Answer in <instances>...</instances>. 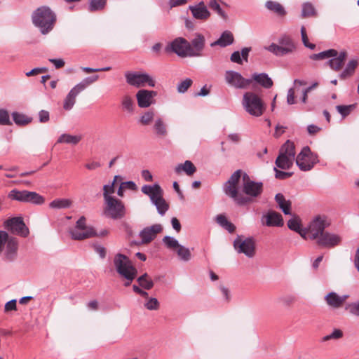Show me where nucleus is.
<instances>
[{"instance_id": "nucleus-1", "label": "nucleus", "mask_w": 359, "mask_h": 359, "mask_svg": "<svg viewBox=\"0 0 359 359\" xmlns=\"http://www.w3.org/2000/svg\"><path fill=\"white\" fill-rule=\"evenodd\" d=\"M330 224L327 217L316 216L309 226V238L316 240L317 244L323 248H330L339 245L341 242L339 236L325 231Z\"/></svg>"}, {"instance_id": "nucleus-2", "label": "nucleus", "mask_w": 359, "mask_h": 359, "mask_svg": "<svg viewBox=\"0 0 359 359\" xmlns=\"http://www.w3.org/2000/svg\"><path fill=\"white\" fill-rule=\"evenodd\" d=\"M55 13L46 6L36 9L32 15L34 25L40 29L42 34H47L54 27L56 22Z\"/></svg>"}, {"instance_id": "nucleus-3", "label": "nucleus", "mask_w": 359, "mask_h": 359, "mask_svg": "<svg viewBox=\"0 0 359 359\" xmlns=\"http://www.w3.org/2000/svg\"><path fill=\"white\" fill-rule=\"evenodd\" d=\"M264 48L276 57H283L294 53L297 43L290 36L284 34L278 38V43H272Z\"/></svg>"}, {"instance_id": "nucleus-4", "label": "nucleus", "mask_w": 359, "mask_h": 359, "mask_svg": "<svg viewBox=\"0 0 359 359\" xmlns=\"http://www.w3.org/2000/svg\"><path fill=\"white\" fill-rule=\"evenodd\" d=\"M242 104L249 114L256 117L262 116L265 110L262 100L256 93L251 91L243 94Z\"/></svg>"}, {"instance_id": "nucleus-5", "label": "nucleus", "mask_w": 359, "mask_h": 359, "mask_svg": "<svg viewBox=\"0 0 359 359\" xmlns=\"http://www.w3.org/2000/svg\"><path fill=\"white\" fill-rule=\"evenodd\" d=\"M294 157V144L292 142L287 140L280 149L279 155L275 161V164L277 168L282 170H288L292 166Z\"/></svg>"}, {"instance_id": "nucleus-6", "label": "nucleus", "mask_w": 359, "mask_h": 359, "mask_svg": "<svg viewBox=\"0 0 359 359\" xmlns=\"http://www.w3.org/2000/svg\"><path fill=\"white\" fill-rule=\"evenodd\" d=\"M18 248V239L4 231H0V254L4 252L8 261H13L17 256Z\"/></svg>"}, {"instance_id": "nucleus-7", "label": "nucleus", "mask_w": 359, "mask_h": 359, "mask_svg": "<svg viewBox=\"0 0 359 359\" xmlns=\"http://www.w3.org/2000/svg\"><path fill=\"white\" fill-rule=\"evenodd\" d=\"M114 264L117 273L127 280H133L136 277L137 271L126 256L117 254L114 257Z\"/></svg>"}, {"instance_id": "nucleus-8", "label": "nucleus", "mask_w": 359, "mask_h": 359, "mask_svg": "<svg viewBox=\"0 0 359 359\" xmlns=\"http://www.w3.org/2000/svg\"><path fill=\"white\" fill-rule=\"evenodd\" d=\"M233 247L239 254H244L248 258H252L256 254V243L253 237L244 238L243 236H237L233 241Z\"/></svg>"}, {"instance_id": "nucleus-9", "label": "nucleus", "mask_w": 359, "mask_h": 359, "mask_svg": "<svg viewBox=\"0 0 359 359\" xmlns=\"http://www.w3.org/2000/svg\"><path fill=\"white\" fill-rule=\"evenodd\" d=\"M71 237L74 240L82 241L96 235V231L86 224L85 217H81L76 222V226L69 230Z\"/></svg>"}, {"instance_id": "nucleus-10", "label": "nucleus", "mask_w": 359, "mask_h": 359, "mask_svg": "<svg viewBox=\"0 0 359 359\" xmlns=\"http://www.w3.org/2000/svg\"><path fill=\"white\" fill-rule=\"evenodd\" d=\"M167 53H175L180 57H192L196 55L191 49L190 43L184 38L178 37L165 48Z\"/></svg>"}, {"instance_id": "nucleus-11", "label": "nucleus", "mask_w": 359, "mask_h": 359, "mask_svg": "<svg viewBox=\"0 0 359 359\" xmlns=\"http://www.w3.org/2000/svg\"><path fill=\"white\" fill-rule=\"evenodd\" d=\"M318 162L317 154L311 152L308 146L303 147L296 158V164L302 171L311 170Z\"/></svg>"}, {"instance_id": "nucleus-12", "label": "nucleus", "mask_w": 359, "mask_h": 359, "mask_svg": "<svg viewBox=\"0 0 359 359\" xmlns=\"http://www.w3.org/2000/svg\"><path fill=\"white\" fill-rule=\"evenodd\" d=\"M242 191L246 195L245 197H249L252 201V198H257L262 194L264 185L262 182L251 180L245 172L242 175Z\"/></svg>"}, {"instance_id": "nucleus-13", "label": "nucleus", "mask_w": 359, "mask_h": 359, "mask_svg": "<svg viewBox=\"0 0 359 359\" xmlns=\"http://www.w3.org/2000/svg\"><path fill=\"white\" fill-rule=\"evenodd\" d=\"M104 215L114 219H121L124 217L125 207L121 201L116 198H109L105 201Z\"/></svg>"}, {"instance_id": "nucleus-14", "label": "nucleus", "mask_w": 359, "mask_h": 359, "mask_svg": "<svg viewBox=\"0 0 359 359\" xmlns=\"http://www.w3.org/2000/svg\"><path fill=\"white\" fill-rule=\"evenodd\" d=\"M8 197L12 200L34 204H42L44 202L43 196L36 192L27 190L19 191L13 189L10 191Z\"/></svg>"}, {"instance_id": "nucleus-15", "label": "nucleus", "mask_w": 359, "mask_h": 359, "mask_svg": "<svg viewBox=\"0 0 359 359\" xmlns=\"http://www.w3.org/2000/svg\"><path fill=\"white\" fill-rule=\"evenodd\" d=\"M93 83L91 77H88L72 88L64 100L63 108L65 110H70L76 102V96Z\"/></svg>"}, {"instance_id": "nucleus-16", "label": "nucleus", "mask_w": 359, "mask_h": 359, "mask_svg": "<svg viewBox=\"0 0 359 359\" xmlns=\"http://www.w3.org/2000/svg\"><path fill=\"white\" fill-rule=\"evenodd\" d=\"M126 82L136 88L144 87L146 85L154 86L155 82L151 77L144 73L127 72L125 73Z\"/></svg>"}, {"instance_id": "nucleus-17", "label": "nucleus", "mask_w": 359, "mask_h": 359, "mask_svg": "<svg viewBox=\"0 0 359 359\" xmlns=\"http://www.w3.org/2000/svg\"><path fill=\"white\" fill-rule=\"evenodd\" d=\"M5 228L13 234L27 237L29 231L22 217H13L4 222Z\"/></svg>"}, {"instance_id": "nucleus-18", "label": "nucleus", "mask_w": 359, "mask_h": 359, "mask_svg": "<svg viewBox=\"0 0 359 359\" xmlns=\"http://www.w3.org/2000/svg\"><path fill=\"white\" fill-rule=\"evenodd\" d=\"M224 79L229 86L237 89L246 88L252 83L251 79H245L240 73L232 70L225 72Z\"/></svg>"}, {"instance_id": "nucleus-19", "label": "nucleus", "mask_w": 359, "mask_h": 359, "mask_svg": "<svg viewBox=\"0 0 359 359\" xmlns=\"http://www.w3.org/2000/svg\"><path fill=\"white\" fill-rule=\"evenodd\" d=\"M237 186L236 184H227V182H226L224 184V191L228 196L233 198L238 205H245L251 203L249 197H245L238 193Z\"/></svg>"}, {"instance_id": "nucleus-20", "label": "nucleus", "mask_w": 359, "mask_h": 359, "mask_svg": "<svg viewBox=\"0 0 359 359\" xmlns=\"http://www.w3.org/2000/svg\"><path fill=\"white\" fill-rule=\"evenodd\" d=\"M189 10L191 12L193 17L196 20L205 21L210 16V12L203 1L196 5L189 6Z\"/></svg>"}, {"instance_id": "nucleus-21", "label": "nucleus", "mask_w": 359, "mask_h": 359, "mask_svg": "<svg viewBox=\"0 0 359 359\" xmlns=\"http://www.w3.org/2000/svg\"><path fill=\"white\" fill-rule=\"evenodd\" d=\"M348 297V294L339 296L334 292H330L325 297V301L330 308L339 309L344 305Z\"/></svg>"}, {"instance_id": "nucleus-22", "label": "nucleus", "mask_w": 359, "mask_h": 359, "mask_svg": "<svg viewBox=\"0 0 359 359\" xmlns=\"http://www.w3.org/2000/svg\"><path fill=\"white\" fill-rule=\"evenodd\" d=\"M155 94L154 91L140 90L136 94L138 106L141 108L149 107L153 102Z\"/></svg>"}, {"instance_id": "nucleus-23", "label": "nucleus", "mask_w": 359, "mask_h": 359, "mask_svg": "<svg viewBox=\"0 0 359 359\" xmlns=\"http://www.w3.org/2000/svg\"><path fill=\"white\" fill-rule=\"evenodd\" d=\"M263 219H265L263 224L267 226H282L284 224L282 215L275 211H269Z\"/></svg>"}, {"instance_id": "nucleus-24", "label": "nucleus", "mask_w": 359, "mask_h": 359, "mask_svg": "<svg viewBox=\"0 0 359 359\" xmlns=\"http://www.w3.org/2000/svg\"><path fill=\"white\" fill-rule=\"evenodd\" d=\"M287 226L290 229L297 232L302 238H306L309 237V228L302 229L301 219L297 216H294L288 220Z\"/></svg>"}, {"instance_id": "nucleus-25", "label": "nucleus", "mask_w": 359, "mask_h": 359, "mask_svg": "<svg viewBox=\"0 0 359 359\" xmlns=\"http://www.w3.org/2000/svg\"><path fill=\"white\" fill-rule=\"evenodd\" d=\"M205 37L201 34H196L195 37L191 41V49L196 54L192 57H197L201 55V51L205 46Z\"/></svg>"}, {"instance_id": "nucleus-26", "label": "nucleus", "mask_w": 359, "mask_h": 359, "mask_svg": "<svg viewBox=\"0 0 359 359\" xmlns=\"http://www.w3.org/2000/svg\"><path fill=\"white\" fill-rule=\"evenodd\" d=\"M234 42V36L233 35V34L231 33V32L229 31V30H226L224 32H223L221 34V36H219V38L212 42L210 46L212 47L213 46H219L222 48H224V47H226L228 46H230L231 44H233Z\"/></svg>"}, {"instance_id": "nucleus-27", "label": "nucleus", "mask_w": 359, "mask_h": 359, "mask_svg": "<svg viewBox=\"0 0 359 359\" xmlns=\"http://www.w3.org/2000/svg\"><path fill=\"white\" fill-rule=\"evenodd\" d=\"M306 85V82L303 80L295 79L294 81V86L288 90L287 95V103L288 104H294L296 103V93L300 91V86Z\"/></svg>"}, {"instance_id": "nucleus-28", "label": "nucleus", "mask_w": 359, "mask_h": 359, "mask_svg": "<svg viewBox=\"0 0 359 359\" xmlns=\"http://www.w3.org/2000/svg\"><path fill=\"white\" fill-rule=\"evenodd\" d=\"M184 172L188 176H192L196 172V167L189 160L184 161V163H180L175 168V172L180 175Z\"/></svg>"}, {"instance_id": "nucleus-29", "label": "nucleus", "mask_w": 359, "mask_h": 359, "mask_svg": "<svg viewBox=\"0 0 359 359\" xmlns=\"http://www.w3.org/2000/svg\"><path fill=\"white\" fill-rule=\"evenodd\" d=\"M121 107L123 111L129 115L135 113L136 106L133 97L129 95H124L121 97Z\"/></svg>"}, {"instance_id": "nucleus-30", "label": "nucleus", "mask_w": 359, "mask_h": 359, "mask_svg": "<svg viewBox=\"0 0 359 359\" xmlns=\"http://www.w3.org/2000/svg\"><path fill=\"white\" fill-rule=\"evenodd\" d=\"M157 235V225H153L144 228L140 233V236L142 243H150Z\"/></svg>"}, {"instance_id": "nucleus-31", "label": "nucleus", "mask_w": 359, "mask_h": 359, "mask_svg": "<svg viewBox=\"0 0 359 359\" xmlns=\"http://www.w3.org/2000/svg\"><path fill=\"white\" fill-rule=\"evenodd\" d=\"M251 80H254L264 88H270L273 85L272 79L266 73H255L252 75Z\"/></svg>"}, {"instance_id": "nucleus-32", "label": "nucleus", "mask_w": 359, "mask_h": 359, "mask_svg": "<svg viewBox=\"0 0 359 359\" xmlns=\"http://www.w3.org/2000/svg\"><path fill=\"white\" fill-rule=\"evenodd\" d=\"M346 58V52L341 51L336 57L332 58L327 62L328 65L334 71H339L343 66Z\"/></svg>"}, {"instance_id": "nucleus-33", "label": "nucleus", "mask_w": 359, "mask_h": 359, "mask_svg": "<svg viewBox=\"0 0 359 359\" xmlns=\"http://www.w3.org/2000/svg\"><path fill=\"white\" fill-rule=\"evenodd\" d=\"M275 200L284 214H291V202L285 200V196L282 194H277L275 196Z\"/></svg>"}, {"instance_id": "nucleus-34", "label": "nucleus", "mask_w": 359, "mask_h": 359, "mask_svg": "<svg viewBox=\"0 0 359 359\" xmlns=\"http://www.w3.org/2000/svg\"><path fill=\"white\" fill-rule=\"evenodd\" d=\"M358 65V62L355 59H353L348 62L344 71L340 74L339 78L341 79H346L351 76L355 72V68Z\"/></svg>"}, {"instance_id": "nucleus-35", "label": "nucleus", "mask_w": 359, "mask_h": 359, "mask_svg": "<svg viewBox=\"0 0 359 359\" xmlns=\"http://www.w3.org/2000/svg\"><path fill=\"white\" fill-rule=\"evenodd\" d=\"M265 6L269 11H271L276 13L278 15L284 16L286 15V11L283 6L278 2L273 1H267L265 4Z\"/></svg>"}, {"instance_id": "nucleus-36", "label": "nucleus", "mask_w": 359, "mask_h": 359, "mask_svg": "<svg viewBox=\"0 0 359 359\" xmlns=\"http://www.w3.org/2000/svg\"><path fill=\"white\" fill-rule=\"evenodd\" d=\"M168 135L167 126L163 121L158 119V140H161L160 144L162 145H168L170 141L166 138Z\"/></svg>"}, {"instance_id": "nucleus-37", "label": "nucleus", "mask_w": 359, "mask_h": 359, "mask_svg": "<svg viewBox=\"0 0 359 359\" xmlns=\"http://www.w3.org/2000/svg\"><path fill=\"white\" fill-rule=\"evenodd\" d=\"M338 54L337 50L334 49H329L319 53L312 54L310 55V59L313 60H322L332 57H336Z\"/></svg>"}, {"instance_id": "nucleus-38", "label": "nucleus", "mask_w": 359, "mask_h": 359, "mask_svg": "<svg viewBox=\"0 0 359 359\" xmlns=\"http://www.w3.org/2000/svg\"><path fill=\"white\" fill-rule=\"evenodd\" d=\"M217 222L229 233H232L236 230V226L227 220L226 217L223 215H218L216 217Z\"/></svg>"}, {"instance_id": "nucleus-39", "label": "nucleus", "mask_w": 359, "mask_h": 359, "mask_svg": "<svg viewBox=\"0 0 359 359\" xmlns=\"http://www.w3.org/2000/svg\"><path fill=\"white\" fill-rule=\"evenodd\" d=\"M81 140L80 135H72L69 134H62L57 140V143H66L73 145L77 144Z\"/></svg>"}, {"instance_id": "nucleus-40", "label": "nucleus", "mask_w": 359, "mask_h": 359, "mask_svg": "<svg viewBox=\"0 0 359 359\" xmlns=\"http://www.w3.org/2000/svg\"><path fill=\"white\" fill-rule=\"evenodd\" d=\"M142 191L150 196V198L153 203L157 205V184H155L154 187L145 185L142 187Z\"/></svg>"}, {"instance_id": "nucleus-41", "label": "nucleus", "mask_w": 359, "mask_h": 359, "mask_svg": "<svg viewBox=\"0 0 359 359\" xmlns=\"http://www.w3.org/2000/svg\"><path fill=\"white\" fill-rule=\"evenodd\" d=\"M14 122L18 126H26L32 122V118L28 117L27 116L20 114L18 112H14L12 114Z\"/></svg>"}, {"instance_id": "nucleus-42", "label": "nucleus", "mask_w": 359, "mask_h": 359, "mask_svg": "<svg viewBox=\"0 0 359 359\" xmlns=\"http://www.w3.org/2000/svg\"><path fill=\"white\" fill-rule=\"evenodd\" d=\"M163 190L158 186V214L164 215L169 209V204L162 196Z\"/></svg>"}, {"instance_id": "nucleus-43", "label": "nucleus", "mask_w": 359, "mask_h": 359, "mask_svg": "<svg viewBox=\"0 0 359 359\" xmlns=\"http://www.w3.org/2000/svg\"><path fill=\"white\" fill-rule=\"evenodd\" d=\"M316 15V11L312 4L309 2L303 4L302 10V18L312 17L315 16Z\"/></svg>"}, {"instance_id": "nucleus-44", "label": "nucleus", "mask_w": 359, "mask_h": 359, "mask_svg": "<svg viewBox=\"0 0 359 359\" xmlns=\"http://www.w3.org/2000/svg\"><path fill=\"white\" fill-rule=\"evenodd\" d=\"M72 202L69 199H55L50 203V207L52 208H69Z\"/></svg>"}, {"instance_id": "nucleus-45", "label": "nucleus", "mask_w": 359, "mask_h": 359, "mask_svg": "<svg viewBox=\"0 0 359 359\" xmlns=\"http://www.w3.org/2000/svg\"><path fill=\"white\" fill-rule=\"evenodd\" d=\"M118 179H120L119 176H115L111 184H106L103 187V196L104 201L108 200L109 198H114L113 196H111L110 194H114L115 192L114 184L116 182L117 180Z\"/></svg>"}, {"instance_id": "nucleus-46", "label": "nucleus", "mask_w": 359, "mask_h": 359, "mask_svg": "<svg viewBox=\"0 0 359 359\" xmlns=\"http://www.w3.org/2000/svg\"><path fill=\"white\" fill-rule=\"evenodd\" d=\"M163 241L168 249L173 251H175L180 245L177 239L169 236H165Z\"/></svg>"}, {"instance_id": "nucleus-47", "label": "nucleus", "mask_w": 359, "mask_h": 359, "mask_svg": "<svg viewBox=\"0 0 359 359\" xmlns=\"http://www.w3.org/2000/svg\"><path fill=\"white\" fill-rule=\"evenodd\" d=\"M178 257L183 261L187 262L191 259L190 250L180 245L179 248L175 250Z\"/></svg>"}, {"instance_id": "nucleus-48", "label": "nucleus", "mask_w": 359, "mask_h": 359, "mask_svg": "<svg viewBox=\"0 0 359 359\" xmlns=\"http://www.w3.org/2000/svg\"><path fill=\"white\" fill-rule=\"evenodd\" d=\"M355 108V104L349 105H337L336 109L343 118L348 116L351 112Z\"/></svg>"}, {"instance_id": "nucleus-49", "label": "nucleus", "mask_w": 359, "mask_h": 359, "mask_svg": "<svg viewBox=\"0 0 359 359\" xmlns=\"http://www.w3.org/2000/svg\"><path fill=\"white\" fill-rule=\"evenodd\" d=\"M137 281H138L140 285L146 290L151 289L154 285L152 280H151V278L148 276V275L147 273L140 276L138 278Z\"/></svg>"}, {"instance_id": "nucleus-50", "label": "nucleus", "mask_w": 359, "mask_h": 359, "mask_svg": "<svg viewBox=\"0 0 359 359\" xmlns=\"http://www.w3.org/2000/svg\"><path fill=\"white\" fill-rule=\"evenodd\" d=\"M345 310L351 315L359 317V301L347 304Z\"/></svg>"}, {"instance_id": "nucleus-51", "label": "nucleus", "mask_w": 359, "mask_h": 359, "mask_svg": "<svg viewBox=\"0 0 359 359\" xmlns=\"http://www.w3.org/2000/svg\"><path fill=\"white\" fill-rule=\"evenodd\" d=\"M0 125L11 126L12 122L10 120L9 114L7 110L0 109Z\"/></svg>"}, {"instance_id": "nucleus-52", "label": "nucleus", "mask_w": 359, "mask_h": 359, "mask_svg": "<svg viewBox=\"0 0 359 359\" xmlns=\"http://www.w3.org/2000/svg\"><path fill=\"white\" fill-rule=\"evenodd\" d=\"M192 83L193 81L191 79H186L185 80L178 83L177 87V91L180 93H185L189 89V88L192 85Z\"/></svg>"}, {"instance_id": "nucleus-53", "label": "nucleus", "mask_w": 359, "mask_h": 359, "mask_svg": "<svg viewBox=\"0 0 359 359\" xmlns=\"http://www.w3.org/2000/svg\"><path fill=\"white\" fill-rule=\"evenodd\" d=\"M106 4V0H90V10L91 11L102 9Z\"/></svg>"}, {"instance_id": "nucleus-54", "label": "nucleus", "mask_w": 359, "mask_h": 359, "mask_svg": "<svg viewBox=\"0 0 359 359\" xmlns=\"http://www.w3.org/2000/svg\"><path fill=\"white\" fill-rule=\"evenodd\" d=\"M342 336V331L339 329H335L331 334L323 337L322 339V341H327L330 339H338L341 338Z\"/></svg>"}, {"instance_id": "nucleus-55", "label": "nucleus", "mask_w": 359, "mask_h": 359, "mask_svg": "<svg viewBox=\"0 0 359 359\" xmlns=\"http://www.w3.org/2000/svg\"><path fill=\"white\" fill-rule=\"evenodd\" d=\"M154 113L151 112V111H147L142 116V117L140 118V123L144 126L149 125L154 120Z\"/></svg>"}, {"instance_id": "nucleus-56", "label": "nucleus", "mask_w": 359, "mask_h": 359, "mask_svg": "<svg viewBox=\"0 0 359 359\" xmlns=\"http://www.w3.org/2000/svg\"><path fill=\"white\" fill-rule=\"evenodd\" d=\"M241 170H237L235 171L228 180L227 184H236L238 185V183L241 177Z\"/></svg>"}, {"instance_id": "nucleus-57", "label": "nucleus", "mask_w": 359, "mask_h": 359, "mask_svg": "<svg viewBox=\"0 0 359 359\" xmlns=\"http://www.w3.org/2000/svg\"><path fill=\"white\" fill-rule=\"evenodd\" d=\"M275 177L276 179L285 180L292 176V172H284L278 170L277 167L273 168Z\"/></svg>"}, {"instance_id": "nucleus-58", "label": "nucleus", "mask_w": 359, "mask_h": 359, "mask_svg": "<svg viewBox=\"0 0 359 359\" xmlns=\"http://www.w3.org/2000/svg\"><path fill=\"white\" fill-rule=\"evenodd\" d=\"M144 306L148 310H156L157 309V299L156 298L149 299Z\"/></svg>"}, {"instance_id": "nucleus-59", "label": "nucleus", "mask_w": 359, "mask_h": 359, "mask_svg": "<svg viewBox=\"0 0 359 359\" xmlns=\"http://www.w3.org/2000/svg\"><path fill=\"white\" fill-rule=\"evenodd\" d=\"M48 71V69L46 67H41V68H34L30 72H27L25 74L27 76H32L35 75H38L39 74L45 73Z\"/></svg>"}, {"instance_id": "nucleus-60", "label": "nucleus", "mask_w": 359, "mask_h": 359, "mask_svg": "<svg viewBox=\"0 0 359 359\" xmlns=\"http://www.w3.org/2000/svg\"><path fill=\"white\" fill-rule=\"evenodd\" d=\"M93 248L95 251L100 256L101 258H104L106 257L107 250L105 248L98 244H94Z\"/></svg>"}, {"instance_id": "nucleus-61", "label": "nucleus", "mask_w": 359, "mask_h": 359, "mask_svg": "<svg viewBox=\"0 0 359 359\" xmlns=\"http://www.w3.org/2000/svg\"><path fill=\"white\" fill-rule=\"evenodd\" d=\"M230 60L231 62L241 65L243 62L241 55L239 51H234L231 55Z\"/></svg>"}, {"instance_id": "nucleus-62", "label": "nucleus", "mask_w": 359, "mask_h": 359, "mask_svg": "<svg viewBox=\"0 0 359 359\" xmlns=\"http://www.w3.org/2000/svg\"><path fill=\"white\" fill-rule=\"evenodd\" d=\"M101 167V164L97 161H90L85 164V168L88 170H95Z\"/></svg>"}, {"instance_id": "nucleus-63", "label": "nucleus", "mask_w": 359, "mask_h": 359, "mask_svg": "<svg viewBox=\"0 0 359 359\" xmlns=\"http://www.w3.org/2000/svg\"><path fill=\"white\" fill-rule=\"evenodd\" d=\"M4 309H5L6 312H8V311H15L17 309V308H16V300L13 299V300H11V301L8 302L5 304Z\"/></svg>"}, {"instance_id": "nucleus-64", "label": "nucleus", "mask_w": 359, "mask_h": 359, "mask_svg": "<svg viewBox=\"0 0 359 359\" xmlns=\"http://www.w3.org/2000/svg\"><path fill=\"white\" fill-rule=\"evenodd\" d=\"M39 121L41 123H46L49 120V112L46 110H41L39 112Z\"/></svg>"}]
</instances>
